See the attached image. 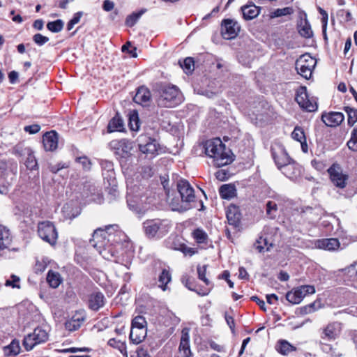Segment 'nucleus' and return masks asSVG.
Instances as JSON below:
<instances>
[{"label": "nucleus", "instance_id": "nucleus-1", "mask_svg": "<svg viewBox=\"0 0 357 357\" xmlns=\"http://www.w3.org/2000/svg\"><path fill=\"white\" fill-rule=\"evenodd\" d=\"M124 234L119 230L118 225H109L104 228L96 229L93 234L92 239L90 240L91 245L100 249L99 252L103 258L111 260L117 256L118 252L112 248L113 243H118L116 236Z\"/></svg>", "mask_w": 357, "mask_h": 357}, {"label": "nucleus", "instance_id": "nucleus-2", "mask_svg": "<svg viewBox=\"0 0 357 357\" xmlns=\"http://www.w3.org/2000/svg\"><path fill=\"white\" fill-rule=\"evenodd\" d=\"M204 149L205 153L213 158V165L216 167H222L233 161L231 151L227 149L220 138L207 140L205 142Z\"/></svg>", "mask_w": 357, "mask_h": 357}, {"label": "nucleus", "instance_id": "nucleus-3", "mask_svg": "<svg viewBox=\"0 0 357 357\" xmlns=\"http://www.w3.org/2000/svg\"><path fill=\"white\" fill-rule=\"evenodd\" d=\"M172 226V222L168 219H151L143 222L144 234L149 238H162L169 231Z\"/></svg>", "mask_w": 357, "mask_h": 357}, {"label": "nucleus", "instance_id": "nucleus-4", "mask_svg": "<svg viewBox=\"0 0 357 357\" xmlns=\"http://www.w3.org/2000/svg\"><path fill=\"white\" fill-rule=\"evenodd\" d=\"M158 105L173 107L182 102V95L176 86L164 85L159 90Z\"/></svg>", "mask_w": 357, "mask_h": 357}, {"label": "nucleus", "instance_id": "nucleus-5", "mask_svg": "<svg viewBox=\"0 0 357 357\" xmlns=\"http://www.w3.org/2000/svg\"><path fill=\"white\" fill-rule=\"evenodd\" d=\"M108 146L121 162L131 157L134 147L133 142L126 139L112 140Z\"/></svg>", "mask_w": 357, "mask_h": 357}, {"label": "nucleus", "instance_id": "nucleus-6", "mask_svg": "<svg viewBox=\"0 0 357 357\" xmlns=\"http://www.w3.org/2000/svg\"><path fill=\"white\" fill-rule=\"evenodd\" d=\"M38 234L39 237L51 245L56 243L58 232L54 225L50 221H43L38 225Z\"/></svg>", "mask_w": 357, "mask_h": 357}, {"label": "nucleus", "instance_id": "nucleus-7", "mask_svg": "<svg viewBox=\"0 0 357 357\" xmlns=\"http://www.w3.org/2000/svg\"><path fill=\"white\" fill-rule=\"evenodd\" d=\"M316 61L308 54H303L296 61L297 73L303 77L308 79L311 77Z\"/></svg>", "mask_w": 357, "mask_h": 357}, {"label": "nucleus", "instance_id": "nucleus-8", "mask_svg": "<svg viewBox=\"0 0 357 357\" xmlns=\"http://www.w3.org/2000/svg\"><path fill=\"white\" fill-rule=\"evenodd\" d=\"M314 293L315 288L314 286L302 285L288 291L286 294V299L291 304H298L307 295Z\"/></svg>", "mask_w": 357, "mask_h": 357}, {"label": "nucleus", "instance_id": "nucleus-9", "mask_svg": "<svg viewBox=\"0 0 357 357\" xmlns=\"http://www.w3.org/2000/svg\"><path fill=\"white\" fill-rule=\"evenodd\" d=\"M48 339V333L42 328H36L32 333L27 335L23 341V345L27 351L31 350L38 344L45 342Z\"/></svg>", "mask_w": 357, "mask_h": 357}, {"label": "nucleus", "instance_id": "nucleus-10", "mask_svg": "<svg viewBox=\"0 0 357 357\" xmlns=\"http://www.w3.org/2000/svg\"><path fill=\"white\" fill-rule=\"evenodd\" d=\"M296 100L300 107L307 112H312L317 109V101L309 97L305 86H301L297 91Z\"/></svg>", "mask_w": 357, "mask_h": 357}, {"label": "nucleus", "instance_id": "nucleus-11", "mask_svg": "<svg viewBox=\"0 0 357 357\" xmlns=\"http://www.w3.org/2000/svg\"><path fill=\"white\" fill-rule=\"evenodd\" d=\"M176 186L183 203L188 206V204L195 202V190L187 180H178Z\"/></svg>", "mask_w": 357, "mask_h": 357}, {"label": "nucleus", "instance_id": "nucleus-12", "mask_svg": "<svg viewBox=\"0 0 357 357\" xmlns=\"http://www.w3.org/2000/svg\"><path fill=\"white\" fill-rule=\"evenodd\" d=\"M241 26L239 24L231 19H225L221 24V33L225 39H233L239 33Z\"/></svg>", "mask_w": 357, "mask_h": 357}, {"label": "nucleus", "instance_id": "nucleus-13", "mask_svg": "<svg viewBox=\"0 0 357 357\" xmlns=\"http://www.w3.org/2000/svg\"><path fill=\"white\" fill-rule=\"evenodd\" d=\"M328 172L330 175L332 183L340 188H344L347 185L348 176L343 174L342 170L339 165L333 164L328 169Z\"/></svg>", "mask_w": 357, "mask_h": 357}, {"label": "nucleus", "instance_id": "nucleus-14", "mask_svg": "<svg viewBox=\"0 0 357 357\" xmlns=\"http://www.w3.org/2000/svg\"><path fill=\"white\" fill-rule=\"evenodd\" d=\"M271 152L273 158L280 169L291 160L284 146L280 144L273 145L271 147Z\"/></svg>", "mask_w": 357, "mask_h": 357}, {"label": "nucleus", "instance_id": "nucleus-15", "mask_svg": "<svg viewBox=\"0 0 357 357\" xmlns=\"http://www.w3.org/2000/svg\"><path fill=\"white\" fill-rule=\"evenodd\" d=\"M341 331V324L339 322L329 323L321 330V338L324 340H335Z\"/></svg>", "mask_w": 357, "mask_h": 357}, {"label": "nucleus", "instance_id": "nucleus-16", "mask_svg": "<svg viewBox=\"0 0 357 357\" xmlns=\"http://www.w3.org/2000/svg\"><path fill=\"white\" fill-rule=\"evenodd\" d=\"M139 149L144 154H154L158 151V144L155 139L146 136H140L138 138Z\"/></svg>", "mask_w": 357, "mask_h": 357}, {"label": "nucleus", "instance_id": "nucleus-17", "mask_svg": "<svg viewBox=\"0 0 357 357\" xmlns=\"http://www.w3.org/2000/svg\"><path fill=\"white\" fill-rule=\"evenodd\" d=\"M86 312L83 310H77L72 317L65 323L66 328L69 331L79 329L86 320Z\"/></svg>", "mask_w": 357, "mask_h": 357}, {"label": "nucleus", "instance_id": "nucleus-18", "mask_svg": "<svg viewBox=\"0 0 357 357\" xmlns=\"http://www.w3.org/2000/svg\"><path fill=\"white\" fill-rule=\"evenodd\" d=\"M162 184L165 190L167 195V202L172 211H176L179 212H183L188 210L190 206L186 204L181 202L178 199H174L170 197V190L167 187L168 181L165 180L162 181Z\"/></svg>", "mask_w": 357, "mask_h": 357}, {"label": "nucleus", "instance_id": "nucleus-19", "mask_svg": "<svg viewBox=\"0 0 357 357\" xmlns=\"http://www.w3.org/2000/svg\"><path fill=\"white\" fill-rule=\"evenodd\" d=\"M344 119V114L338 112H324L321 115V120L328 127H336Z\"/></svg>", "mask_w": 357, "mask_h": 357}, {"label": "nucleus", "instance_id": "nucleus-20", "mask_svg": "<svg viewBox=\"0 0 357 357\" xmlns=\"http://www.w3.org/2000/svg\"><path fill=\"white\" fill-rule=\"evenodd\" d=\"M227 219L230 225L237 228L241 225V213L238 206L230 205L227 211Z\"/></svg>", "mask_w": 357, "mask_h": 357}, {"label": "nucleus", "instance_id": "nucleus-21", "mask_svg": "<svg viewBox=\"0 0 357 357\" xmlns=\"http://www.w3.org/2000/svg\"><path fill=\"white\" fill-rule=\"evenodd\" d=\"M44 148L46 151H54L58 146V134L52 130L47 132L43 137Z\"/></svg>", "mask_w": 357, "mask_h": 357}, {"label": "nucleus", "instance_id": "nucleus-22", "mask_svg": "<svg viewBox=\"0 0 357 357\" xmlns=\"http://www.w3.org/2000/svg\"><path fill=\"white\" fill-rule=\"evenodd\" d=\"M105 303V298L101 292H94L89 297V307L93 311H98L99 309L102 307Z\"/></svg>", "mask_w": 357, "mask_h": 357}, {"label": "nucleus", "instance_id": "nucleus-23", "mask_svg": "<svg viewBox=\"0 0 357 357\" xmlns=\"http://www.w3.org/2000/svg\"><path fill=\"white\" fill-rule=\"evenodd\" d=\"M315 245L319 249L335 251L338 250L340 246V243L337 238H324L317 241Z\"/></svg>", "mask_w": 357, "mask_h": 357}, {"label": "nucleus", "instance_id": "nucleus-24", "mask_svg": "<svg viewBox=\"0 0 357 357\" xmlns=\"http://www.w3.org/2000/svg\"><path fill=\"white\" fill-rule=\"evenodd\" d=\"M280 170L287 177L291 180L296 179L301 174V169L298 165L295 162H291V160Z\"/></svg>", "mask_w": 357, "mask_h": 357}, {"label": "nucleus", "instance_id": "nucleus-25", "mask_svg": "<svg viewBox=\"0 0 357 357\" xmlns=\"http://www.w3.org/2000/svg\"><path fill=\"white\" fill-rule=\"evenodd\" d=\"M151 100V93L149 90L144 86L138 88L135 96L133 98L135 102L139 105H146Z\"/></svg>", "mask_w": 357, "mask_h": 357}, {"label": "nucleus", "instance_id": "nucleus-26", "mask_svg": "<svg viewBox=\"0 0 357 357\" xmlns=\"http://www.w3.org/2000/svg\"><path fill=\"white\" fill-rule=\"evenodd\" d=\"M343 275L345 278L351 282V285L357 288V261L351 266L342 269Z\"/></svg>", "mask_w": 357, "mask_h": 357}, {"label": "nucleus", "instance_id": "nucleus-27", "mask_svg": "<svg viewBox=\"0 0 357 357\" xmlns=\"http://www.w3.org/2000/svg\"><path fill=\"white\" fill-rule=\"evenodd\" d=\"M12 243V236L10 230L5 226L0 225V250L8 249Z\"/></svg>", "mask_w": 357, "mask_h": 357}, {"label": "nucleus", "instance_id": "nucleus-28", "mask_svg": "<svg viewBox=\"0 0 357 357\" xmlns=\"http://www.w3.org/2000/svg\"><path fill=\"white\" fill-rule=\"evenodd\" d=\"M243 17L245 20H251L257 17L260 13V8L255 4L245 5L241 7Z\"/></svg>", "mask_w": 357, "mask_h": 357}, {"label": "nucleus", "instance_id": "nucleus-29", "mask_svg": "<svg viewBox=\"0 0 357 357\" xmlns=\"http://www.w3.org/2000/svg\"><path fill=\"white\" fill-rule=\"evenodd\" d=\"M276 351L283 356H287L292 351H296V347L285 340H280L275 345Z\"/></svg>", "mask_w": 357, "mask_h": 357}, {"label": "nucleus", "instance_id": "nucleus-30", "mask_svg": "<svg viewBox=\"0 0 357 357\" xmlns=\"http://www.w3.org/2000/svg\"><path fill=\"white\" fill-rule=\"evenodd\" d=\"M146 336V329L131 328L130 333V340L135 344L141 343Z\"/></svg>", "mask_w": 357, "mask_h": 357}, {"label": "nucleus", "instance_id": "nucleus-31", "mask_svg": "<svg viewBox=\"0 0 357 357\" xmlns=\"http://www.w3.org/2000/svg\"><path fill=\"white\" fill-rule=\"evenodd\" d=\"M100 165L102 169V175L104 178H107L108 181L114 178V164L112 162L107 160H102L100 161Z\"/></svg>", "mask_w": 357, "mask_h": 357}, {"label": "nucleus", "instance_id": "nucleus-32", "mask_svg": "<svg viewBox=\"0 0 357 357\" xmlns=\"http://www.w3.org/2000/svg\"><path fill=\"white\" fill-rule=\"evenodd\" d=\"M47 282L51 287L55 289L62 283L63 278L59 273L54 271H49L47 275Z\"/></svg>", "mask_w": 357, "mask_h": 357}, {"label": "nucleus", "instance_id": "nucleus-33", "mask_svg": "<svg viewBox=\"0 0 357 357\" xmlns=\"http://www.w3.org/2000/svg\"><path fill=\"white\" fill-rule=\"evenodd\" d=\"M236 190L232 185L225 184L220 187L219 192L222 199H230L235 197Z\"/></svg>", "mask_w": 357, "mask_h": 357}, {"label": "nucleus", "instance_id": "nucleus-34", "mask_svg": "<svg viewBox=\"0 0 357 357\" xmlns=\"http://www.w3.org/2000/svg\"><path fill=\"white\" fill-rule=\"evenodd\" d=\"M123 126V120L118 115H116L109 121L107 126V131L109 132H113L116 130H121Z\"/></svg>", "mask_w": 357, "mask_h": 357}, {"label": "nucleus", "instance_id": "nucleus-35", "mask_svg": "<svg viewBox=\"0 0 357 357\" xmlns=\"http://www.w3.org/2000/svg\"><path fill=\"white\" fill-rule=\"evenodd\" d=\"M108 344L112 347L117 349L124 357H128L127 347L124 342L112 338L109 340Z\"/></svg>", "mask_w": 357, "mask_h": 357}, {"label": "nucleus", "instance_id": "nucleus-36", "mask_svg": "<svg viewBox=\"0 0 357 357\" xmlns=\"http://www.w3.org/2000/svg\"><path fill=\"white\" fill-rule=\"evenodd\" d=\"M127 202L130 209L136 213H139L144 210L142 201L135 200L134 197L130 195L128 196Z\"/></svg>", "mask_w": 357, "mask_h": 357}, {"label": "nucleus", "instance_id": "nucleus-37", "mask_svg": "<svg viewBox=\"0 0 357 357\" xmlns=\"http://www.w3.org/2000/svg\"><path fill=\"white\" fill-rule=\"evenodd\" d=\"M172 276L169 271L167 269H163L158 278L160 282L159 287L163 290L167 289V284L171 281Z\"/></svg>", "mask_w": 357, "mask_h": 357}, {"label": "nucleus", "instance_id": "nucleus-38", "mask_svg": "<svg viewBox=\"0 0 357 357\" xmlns=\"http://www.w3.org/2000/svg\"><path fill=\"white\" fill-rule=\"evenodd\" d=\"M146 11V9H142L139 12L132 13V14L129 15L126 17V24L130 27L133 26Z\"/></svg>", "mask_w": 357, "mask_h": 357}, {"label": "nucleus", "instance_id": "nucleus-39", "mask_svg": "<svg viewBox=\"0 0 357 357\" xmlns=\"http://www.w3.org/2000/svg\"><path fill=\"white\" fill-rule=\"evenodd\" d=\"M294 10L291 7H285L283 8H278L272 11L270 14L271 18L289 15L294 13Z\"/></svg>", "mask_w": 357, "mask_h": 357}, {"label": "nucleus", "instance_id": "nucleus-40", "mask_svg": "<svg viewBox=\"0 0 357 357\" xmlns=\"http://www.w3.org/2000/svg\"><path fill=\"white\" fill-rule=\"evenodd\" d=\"M278 205L273 201H268L266 204V215L271 218L274 219L277 216Z\"/></svg>", "mask_w": 357, "mask_h": 357}, {"label": "nucleus", "instance_id": "nucleus-41", "mask_svg": "<svg viewBox=\"0 0 357 357\" xmlns=\"http://www.w3.org/2000/svg\"><path fill=\"white\" fill-rule=\"evenodd\" d=\"M31 149L26 147L23 144L19 143L13 149V153L18 157H22L30 153Z\"/></svg>", "mask_w": 357, "mask_h": 357}, {"label": "nucleus", "instance_id": "nucleus-42", "mask_svg": "<svg viewBox=\"0 0 357 357\" xmlns=\"http://www.w3.org/2000/svg\"><path fill=\"white\" fill-rule=\"evenodd\" d=\"M129 126L132 130L137 131L139 128V119L138 114L135 111H133L129 116Z\"/></svg>", "mask_w": 357, "mask_h": 357}, {"label": "nucleus", "instance_id": "nucleus-43", "mask_svg": "<svg viewBox=\"0 0 357 357\" xmlns=\"http://www.w3.org/2000/svg\"><path fill=\"white\" fill-rule=\"evenodd\" d=\"M47 28L53 33L60 32L63 28V22L61 20L50 22L47 24Z\"/></svg>", "mask_w": 357, "mask_h": 357}, {"label": "nucleus", "instance_id": "nucleus-44", "mask_svg": "<svg viewBox=\"0 0 357 357\" xmlns=\"http://www.w3.org/2000/svg\"><path fill=\"white\" fill-rule=\"evenodd\" d=\"M193 237L197 243H205L208 240L206 233L200 229H195L192 233Z\"/></svg>", "mask_w": 357, "mask_h": 357}, {"label": "nucleus", "instance_id": "nucleus-45", "mask_svg": "<svg viewBox=\"0 0 357 357\" xmlns=\"http://www.w3.org/2000/svg\"><path fill=\"white\" fill-rule=\"evenodd\" d=\"M179 63L186 74L191 73L194 70V61L190 57L185 59L183 62L179 61Z\"/></svg>", "mask_w": 357, "mask_h": 357}, {"label": "nucleus", "instance_id": "nucleus-46", "mask_svg": "<svg viewBox=\"0 0 357 357\" xmlns=\"http://www.w3.org/2000/svg\"><path fill=\"white\" fill-rule=\"evenodd\" d=\"M146 321L142 316H137L132 321L131 328L146 329Z\"/></svg>", "mask_w": 357, "mask_h": 357}, {"label": "nucleus", "instance_id": "nucleus-47", "mask_svg": "<svg viewBox=\"0 0 357 357\" xmlns=\"http://www.w3.org/2000/svg\"><path fill=\"white\" fill-rule=\"evenodd\" d=\"M345 111L348 115V124L353 126L357 121V110L347 107Z\"/></svg>", "mask_w": 357, "mask_h": 357}, {"label": "nucleus", "instance_id": "nucleus-48", "mask_svg": "<svg viewBox=\"0 0 357 357\" xmlns=\"http://www.w3.org/2000/svg\"><path fill=\"white\" fill-rule=\"evenodd\" d=\"M291 137L294 140L298 142H301L306 139L303 129L299 126H296L294 128V131L291 133Z\"/></svg>", "mask_w": 357, "mask_h": 357}, {"label": "nucleus", "instance_id": "nucleus-49", "mask_svg": "<svg viewBox=\"0 0 357 357\" xmlns=\"http://www.w3.org/2000/svg\"><path fill=\"white\" fill-rule=\"evenodd\" d=\"M347 146L349 149L354 151H357V128L353 130L351 139L347 142Z\"/></svg>", "mask_w": 357, "mask_h": 357}, {"label": "nucleus", "instance_id": "nucleus-50", "mask_svg": "<svg viewBox=\"0 0 357 357\" xmlns=\"http://www.w3.org/2000/svg\"><path fill=\"white\" fill-rule=\"evenodd\" d=\"M20 279L15 275H12L10 278L6 280L5 286L11 287L12 288H20Z\"/></svg>", "mask_w": 357, "mask_h": 357}, {"label": "nucleus", "instance_id": "nucleus-51", "mask_svg": "<svg viewBox=\"0 0 357 357\" xmlns=\"http://www.w3.org/2000/svg\"><path fill=\"white\" fill-rule=\"evenodd\" d=\"M319 13L322 16V17H321L322 30H323L324 38L326 40L327 37H326V27H327L328 19V13H326V10H324V9H322L320 7L319 8Z\"/></svg>", "mask_w": 357, "mask_h": 357}, {"label": "nucleus", "instance_id": "nucleus-52", "mask_svg": "<svg viewBox=\"0 0 357 357\" xmlns=\"http://www.w3.org/2000/svg\"><path fill=\"white\" fill-rule=\"evenodd\" d=\"M25 165L28 169H34L37 167V162L35 156L33 154V151H30V153L27 155Z\"/></svg>", "mask_w": 357, "mask_h": 357}, {"label": "nucleus", "instance_id": "nucleus-53", "mask_svg": "<svg viewBox=\"0 0 357 357\" xmlns=\"http://www.w3.org/2000/svg\"><path fill=\"white\" fill-rule=\"evenodd\" d=\"M206 265H204L202 266H197V273H198L199 279L202 280L206 285H208L210 284V281L206 277Z\"/></svg>", "mask_w": 357, "mask_h": 357}, {"label": "nucleus", "instance_id": "nucleus-54", "mask_svg": "<svg viewBox=\"0 0 357 357\" xmlns=\"http://www.w3.org/2000/svg\"><path fill=\"white\" fill-rule=\"evenodd\" d=\"M82 15V12H77L74 15L73 17L68 22L67 29L68 31L71 30L80 21Z\"/></svg>", "mask_w": 357, "mask_h": 357}, {"label": "nucleus", "instance_id": "nucleus-55", "mask_svg": "<svg viewBox=\"0 0 357 357\" xmlns=\"http://www.w3.org/2000/svg\"><path fill=\"white\" fill-rule=\"evenodd\" d=\"M179 351L183 352V357H190L192 355L189 342H180Z\"/></svg>", "mask_w": 357, "mask_h": 357}, {"label": "nucleus", "instance_id": "nucleus-56", "mask_svg": "<svg viewBox=\"0 0 357 357\" xmlns=\"http://www.w3.org/2000/svg\"><path fill=\"white\" fill-rule=\"evenodd\" d=\"M298 31L301 36L306 38H309L312 36V31L310 25L307 24L301 27Z\"/></svg>", "mask_w": 357, "mask_h": 357}, {"label": "nucleus", "instance_id": "nucleus-57", "mask_svg": "<svg viewBox=\"0 0 357 357\" xmlns=\"http://www.w3.org/2000/svg\"><path fill=\"white\" fill-rule=\"evenodd\" d=\"M76 161L78 163L82 165V168L84 169H85V170L90 169L91 163L90 160L87 157L82 156V157L77 158Z\"/></svg>", "mask_w": 357, "mask_h": 357}, {"label": "nucleus", "instance_id": "nucleus-58", "mask_svg": "<svg viewBox=\"0 0 357 357\" xmlns=\"http://www.w3.org/2000/svg\"><path fill=\"white\" fill-rule=\"evenodd\" d=\"M33 40L38 45L42 46L49 41V38L44 36L40 33H36L33 36Z\"/></svg>", "mask_w": 357, "mask_h": 357}, {"label": "nucleus", "instance_id": "nucleus-59", "mask_svg": "<svg viewBox=\"0 0 357 357\" xmlns=\"http://www.w3.org/2000/svg\"><path fill=\"white\" fill-rule=\"evenodd\" d=\"M40 130V126L38 124H33L26 126L24 128V130L31 135L38 133Z\"/></svg>", "mask_w": 357, "mask_h": 357}, {"label": "nucleus", "instance_id": "nucleus-60", "mask_svg": "<svg viewBox=\"0 0 357 357\" xmlns=\"http://www.w3.org/2000/svg\"><path fill=\"white\" fill-rule=\"evenodd\" d=\"M9 353L12 355H17L20 353V347L18 342H12L8 346Z\"/></svg>", "mask_w": 357, "mask_h": 357}, {"label": "nucleus", "instance_id": "nucleus-61", "mask_svg": "<svg viewBox=\"0 0 357 357\" xmlns=\"http://www.w3.org/2000/svg\"><path fill=\"white\" fill-rule=\"evenodd\" d=\"M174 248H175L176 250L181 251L185 255H189L190 256H192V255L195 254V252L192 250V248H188L186 245H185L184 244L180 245L179 247H174Z\"/></svg>", "mask_w": 357, "mask_h": 357}, {"label": "nucleus", "instance_id": "nucleus-62", "mask_svg": "<svg viewBox=\"0 0 357 357\" xmlns=\"http://www.w3.org/2000/svg\"><path fill=\"white\" fill-rule=\"evenodd\" d=\"M190 330L188 328H184L181 331V337L180 342H190Z\"/></svg>", "mask_w": 357, "mask_h": 357}, {"label": "nucleus", "instance_id": "nucleus-63", "mask_svg": "<svg viewBox=\"0 0 357 357\" xmlns=\"http://www.w3.org/2000/svg\"><path fill=\"white\" fill-rule=\"evenodd\" d=\"M137 356L136 357H151L147 349H144L143 347H140L137 349Z\"/></svg>", "mask_w": 357, "mask_h": 357}, {"label": "nucleus", "instance_id": "nucleus-64", "mask_svg": "<svg viewBox=\"0 0 357 357\" xmlns=\"http://www.w3.org/2000/svg\"><path fill=\"white\" fill-rule=\"evenodd\" d=\"M114 7V3L110 0H105L102 5V8L105 11H111Z\"/></svg>", "mask_w": 357, "mask_h": 357}]
</instances>
